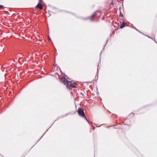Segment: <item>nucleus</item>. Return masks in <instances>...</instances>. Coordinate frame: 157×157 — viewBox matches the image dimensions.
Masks as SVG:
<instances>
[{
  "instance_id": "1",
  "label": "nucleus",
  "mask_w": 157,
  "mask_h": 157,
  "mask_svg": "<svg viewBox=\"0 0 157 157\" xmlns=\"http://www.w3.org/2000/svg\"><path fill=\"white\" fill-rule=\"evenodd\" d=\"M60 81L63 83L67 87L69 86L70 85V83L71 82L70 81H68L64 77H63L61 79Z\"/></svg>"
},
{
  "instance_id": "2",
  "label": "nucleus",
  "mask_w": 157,
  "mask_h": 157,
  "mask_svg": "<svg viewBox=\"0 0 157 157\" xmlns=\"http://www.w3.org/2000/svg\"><path fill=\"white\" fill-rule=\"evenodd\" d=\"M77 112L79 115L82 117H85V113L83 109L81 108H78L77 110Z\"/></svg>"
},
{
  "instance_id": "3",
  "label": "nucleus",
  "mask_w": 157,
  "mask_h": 157,
  "mask_svg": "<svg viewBox=\"0 0 157 157\" xmlns=\"http://www.w3.org/2000/svg\"><path fill=\"white\" fill-rule=\"evenodd\" d=\"M36 7L38 8L41 10H42L43 9V6L40 2L39 3L37 4V5L36 6Z\"/></svg>"
},
{
  "instance_id": "4",
  "label": "nucleus",
  "mask_w": 157,
  "mask_h": 157,
  "mask_svg": "<svg viewBox=\"0 0 157 157\" xmlns=\"http://www.w3.org/2000/svg\"><path fill=\"white\" fill-rule=\"evenodd\" d=\"M98 11H96L95 12L94 14H92V15L90 17V21H93V18L96 15V13L98 12Z\"/></svg>"
},
{
  "instance_id": "5",
  "label": "nucleus",
  "mask_w": 157,
  "mask_h": 157,
  "mask_svg": "<svg viewBox=\"0 0 157 157\" xmlns=\"http://www.w3.org/2000/svg\"><path fill=\"white\" fill-rule=\"evenodd\" d=\"M75 85L76 84L74 82L71 83L70 84V86L73 88H76V87Z\"/></svg>"
},
{
  "instance_id": "6",
  "label": "nucleus",
  "mask_w": 157,
  "mask_h": 157,
  "mask_svg": "<svg viewBox=\"0 0 157 157\" xmlns=\"http://www.w3.org/2000/svg\"><path fill=\"white\" fill-rule=\"evenodd\" d=\"M125 26V24L124 23H123L121 24L120 26V28L121 29H122L123 28H124Z\"/></svg>"
},
{
  "instance_id": "7",
  "label": "nucleus",
  "mask_w": 157,
  "mask_h": 157,
  "mask_svg": "<svg viewBox=\"0 0 157 157\" xmlns=\"http://www.w3.org/2000/svg\"><path fill=\"white\" fill-rule=\"evenodd\" d=\"M5 7H4V6L3 5H1L0 4V8H3Z\"/></svg>"
},
{
  "instance_id": "8",
  "label": "nucleus",
  "mask_w": 157,
  "mask_h": 157,
  "mask_svg": "<svg viewBox=\"0 0 157 157\" xmlns=\"http://www.w3.org/2000/svg\"><path fill=\"white\" fill-rule=\"evenodd\" d=\"M99 62H99V63H98V69H99V64H100V60Z\"/></svg>"
},
{
  "instance_id": "9",
  "label": "nucleus",
  "mask_w": 157,
  "mask_h": 157,
  "mask_svg": "<svg viewBox=\"0 0 157 157\" xmlns=\"http://www.w3.org/2000/svg\"><path fill=\"white\" fill-rule=\"evenodd\" d=\"M48 40L49 41H51V38H50V37H49V36H48Z\"/></svg>"
},
{
  "instance_id": "10",
  "label": "nucleus",
  "mask_w": 157,
  "mask_h": 157,
  "mask_svg": "<svg viewBox=\"0 0 157 157\" xmlns=\"http://www.w3.org/2000/svg\"><path fill=\"white\" fill-rule=\"evenodd\" d=\"M148 37H149V38H151V39H152V40H154V41L155 42V43H156V41H155V38H152L151 37H149V36H148Z\"/></svg>"
},
{
  "instance_id": "11",
  "label": "nucleus",
  "mask_w": 157,
  "mask_h": 157,
  "mask_svg": "<svg viewBox=\"0 0 157 157\" xmlns=\"http://www.w3.org/2000/svg\"><path fill=\"white\" fill-rule=\"evenodd\" d=\"M104 48L102 49V51H101V53L100 54V55H101V52L103 51H104Z\"/></svg>"
},
{
  "instance_id": "12",
  "label": "nucleus",
  "mask_w": 157,
  "mask_h": 157,
  "mask_svg": "<svg viewBox=\"0 0 157 157\" xmlns=\"http://www.w3.org/2000/svg\"><path fill=\"white\" fill-rule=\"evenodd\" d=\"M134 29H135L136 30L138 31V32H139L138 30L135 27L134 28Z\"/></svg>"
},
{
  "instance_id": "13",
  "label": "nucleus",
  "mask_w": 157,
  "mask_h": 157,
  "mask_svg": "<svg viewBox=\"0 0 157 157\" xmlns=\"http://www.w3.org/2000/svg\"><path fill=\"white\" fill-rule=\"evenodd\" d=\"M39 1H40V2H43V1L42 0H39Z\"/></svg>"
},
{
  "instance_id": "14",
  "label": "nucleus",
  "mask_w": 157,
  "mask_h": 157,
  "mask_svg": "<svg viewBox=\"0 0 157 157\" xmlns=\"http://www.w3.org/2000/svg\"><path fill=\"white\" fill-rule=\"evenodd\" d=\"M86 120L88 122V121L87 119L86 118Z\"/></svg>"
}]
</instances>
